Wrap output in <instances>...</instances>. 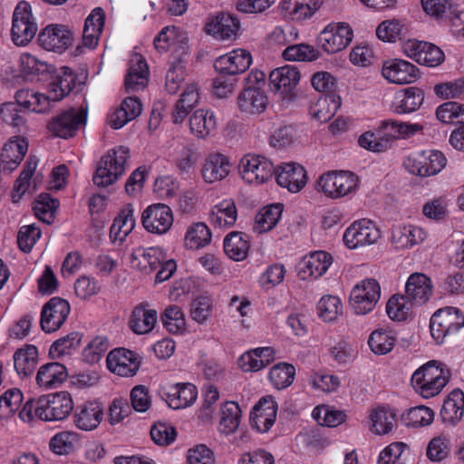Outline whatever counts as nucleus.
<instances>
[{"instance_id":"nucleus-49","label":"nucleus","mask_w":464,"mask_h":464,"mask_svg":"<svg viewBox=\"0 0 464 464\" xmlns=\"http://www.w3.org/2000/svg\"><path fill=\"white\" fill-rule=\"evenodd\" d=\"M395 341L396 336L392 331L377 329L371 334L368 339V344L373 353L383 355L392 352Z\"/></svg>"},{"instance_id":"nucleus-21","label":"nucleus","mask_w":464,"mask_h":464,"mask_svg":"<svg viewBox=\"0 0 464 464\" xmlns=\"http://www.w3.org/2000/svg\"><path fill=\"white\" fill-rule=\"evenodd\" d=\"M275 174H276L277 184L293 193L300 191L307 182L304 168L295 162L281 164Z\"/></svg>"},{"instance_id":"nucleus-41","label":"nucleus","mask_w":464,"mask_h":464,"mask_svg":"<svg viewBox=\"0 0 464 464\" xmlns=\"http://www.w3.org/2000/svg\"><path fill=\"white\" fill-rule=\"evenodd\" d=\"M216 127V115L212 111L197 110L189 119L190 131L198 138L205 139L212 135Z\"/></svg>"},{"instance_id":"nucleus-60","label":"nucleus","mask_w":464,"mask_h":464,"mask_svg":"<svg viewBox=\"0 0 464 464\" xmlns=\"http://www.w3.org/2000/svg\"><path fill=\"white\" fill-rule=\"evenodd\" d=\"M283 57L287 61H314L319 57L318 52L311 45L299 44H289L283 52Z\"/></svg>"},{"instance_id":"nucleus-7","label":"nucleus","mask_w":464,"mask_h":464,"mask_svg":"<svg viewBox=\"0 0 464 464\" xmlns=\"http://www.w3.org/2000/svg\"><path fill=\"white\" fill-rule=\"evenodd\" d=\"M238 169L241 178L246 183L256 185L267 182L276 173L273 162L267 158L256 154L245 155L240 160Z\"/></svg>"},{"instance_id":"nucleus-25","label":"nucleus","mask_w":464,"mask_h":464,"mask_svg":"<svg viewBox=\"0 0 464 464\" xmlns=\"http://www.w3.org/2000/svg\"><path fill=\"white\" fill-rule=\"evenodd\" d=\"M252 63L251 53L245 49H236L219 56L215 68L220 72L235 75L246 72Z\"/></svg>"},{"instance_id":"nucleus-63","label":"nucleus","mask_w":464,"mask_h":464,"mask_svg":"<svg viewBox=\"0 0 464 464\" xmlns=\"http://www.w3.org/2000/svg\"><path fill=\"white\" fill-rule=\"evenodd\" d=\"M450 452L449 439L445 436L433 438L428 444L426 455L430 461L440 462L448 458Z\"/></svg>"},{"instance_id":"nucleus-1","label":"nucleus","mask_w":464,"mask_h":464,"mask_svg":"<svg viewBox=\"0 0 464 464\" xmlns=\"http://www.w3.org/2000/svg\"><path fill=\"white\" fill-rule=\"evenodd\" d=\"M422 130L419 123L386 120L382 121L374 131H366L359 138V145L373 152H382L388 149L391 141L406 138Z\"/></svg>"},{"instance_id":"nucleus-48","label":"nucleus","mask_w":464,"mask_h":464,"mask_svg":"<svg viewBox=\"0 0 464 464\" xmlns=\"http://www.w3.org/2000/svg\"><path fill=\"white\" fill-rule=\"evenodd\" d=\"M38 351L34 345L17 350L14 354V365L17 373L26 377L33 373L37 363Z\"/></svg>"},{"instance_id":"nucleus-42","label":"nucleus","mask_w":464,"mask_h":464,"mask_svg":"<svg viewBox=\"0 0 464 464\" xmlns=\"http://www.w3.org/2000/svg\"><path fill=\"white\" fill-rule=\"evenodd\" d=\"M16 104L26 111L45 113L51 110L47 95L29 89H21L15 93Z\"/></svg>"},{"instance_id":"nucleus-24","label":"nucleus","mask_w":464,"mask_h":464,"mask_svg":"<svg viewBox=\"0 0 464 464\" xmlns=\"http://www.w3.org/2000/svg\"><path fill=\"white\" fill-rule=\"evenodd\" d=\"M166 259V253L158 246H138L132 250L130 256L131 266L144 274H150L157 270Z\"/></svg>"},{"instance_id":"nucleus-64","label":"nucleus","mask_w":464,"mask_h":464,"mask_svg":"<svg viewBox=\"0 0 464 464\" xmlns=\"http://www.w3.org/2000/svg\"><path fill=\"white\" fill-rule=\"evenodd\" d=\"M109 348L108 340L104 336L93 338L84 348L82 355L89 363L98 362Z\"/></svg>"},{"instance_id":"nucleus-57","label":"nucleus","mask_w":464,"mask_h":464,"mask_svg":"<svg viewBox=\"0 0 464 464\" xmlns=\"http://www.w3.org/2000/svg\"><path fill=\"white\" fill-rule=\"evenodd\" d=\"M164 327L171 334H180L186 328V321L180 307L168 306L161 317Z\"/></svg>"},{"instance_id":"nucleus-39","label":"nucleus","mask_w":464,"mask_h":464,"mask_svg":"<svg viewBox=\"0 0 464 464\" xmlns=\"http://www.w3.org/2000/svg\"><path fill=\"white\" fill-rule=\"evenodd\" d=\"M464 414V392L456 389L452 391L445 399L440 417L444 423L455 425Z\"/></svg>"},{"instance_id":"nucleus-59","label":"nucleus","mask_w":464,"mask_h":464,"mask_svg":"<svg viewBox=\"0 0 464 464\" xmlns=\"http://www.w3.org/2000/svg\"><path fill=\"white\" fill-rule=\"evenodd\" d=\"M134 226L133 210L130 207L125 208L115 218L111 227V234L122 239L131 232Z\"/></svg>"},{"instance_id":"nucleus-19","label":"nucleus","mask_w":464,"mask_h":464,"mask_svg":"<svg viewBox=\"0 0 464 464\" xmlns=\"http://www.w3.org/2000/svg\"><path fill=\"white\" fill-rule=\"evenodd\" d=\"M276 401L272 397H263L251 411V426L260 433L267 432L276 422Z\"/></svg>"},{"instance_id":"nucleus-23","label":"nucleus","mask_w":464,"mask_h":464,"mask_svg":"<svg viewBox=\"0 0 464 464\" xmlns=\"http://www.w3.org/2000/svg\"><path fill=\"white\" fill-rule=\"evenodd\" d=\"M433 294L431 279L422 273H413L405 284V295L413 305L426 304Z\"/></svg>"},{"instance_id":"nucleus-35","label":"nucleus","mask_w":464,"mask_h":464,"mask_svg":"<svg viewBox=\"0 0 464 464\" xmlns=\"http://www.w3.org/2000/svg\"><path fill=\"white\" fill-rule=\"evenodd\" d=\"M28 150V143L24 139L11 140L6 143L0 155L3 171L11 172L15 169L24 160Z\"/></svg>"},{"instance_id":"nucleus-55","label":"nucleus","mask_w":464,"mask_h":464,"mask_svg":"<svg viewBox=\"0 0 464 464\" xmlns=\"http://www.w3.org/2000/svg\"><path fill=\"white\" fill-rule=\"evenodd\" d=\"M298 37V30L292 24H285L283 25H276L267 34V43L270 45L278 47L291 44Z\"/></svg>"},{"instance_id":"nucleus-52","label":"nucleus","mask_w":464,"mask_h":464,"mask_svg":"<svg viewBox=\"0 0 464 464\" xmlns=\"http://www.w3.org/2000/svg\"><path fill=\"white\" fill-rule=\"evenodd\" d=\"M295 376V367L287 362H280L274 365L269 372V380L277 390L290 386Z\"/></svg>"},{"instance_id":"nucleus-11","label":"nucleus","mask_w":464,"mask_h":464,"mask_svg":"<svg viewBox=\"0 0 464 464\" xmlns=\"http://www.w3.org/2000/svg\"><path fill=\"white\" fill-rule=\"evenodd\" d=\"M353 37V32L348 24L332 23L320 33L319 44L327 53H335L345 49Z\"/></svg>"},{"instance_id":"nucleus-51","label":"nucleus","mask_w":464,"mask_h":464,"mask_svg":"<svg viewBox=\"0 0 464 464\" xmlns=\"http://www.w3.org/2000/svg\"><path fill=\"white\" fill-rule=\"evenodd\" d=\"M79 442L78 433L64 430L58 432L51 439L49 447L55 454L67 455L75 450Z\"/></svg>"},{"instance_id":"nucleus-61","label":"nucleus","mask_w":464,"mask_h":464,"mask_svg":"<svg viewBox=\"0 0 464 464\" xmlns=\"http://www.w3.org/2000/svg\"><path fill=\"white\" fill-rule=\"evenodd\" d=\"M318 313L325 322L334 321L343 311V304L337 296L325 295L318 303Z\"/></svg>"},{"instance_id":"nucleus-5","label":"nucleus","mask_w":464,"mask_h":464,"mask_svg":"<svg viewBox=\"0 0 464 464\" xmlns=\"http://www.w3.org/2000/svg\"><path fill=\"white\" fill-rule=\"evenodd\" d=\"M358 183L359 180L355 174L340 170L323 174L317 181V186L319 190L326 197L336 199L354 194Z\"/></svg>"},{"instance_id":"nucleus-47","label":"nucleus","mask_w":464,"mask_h":464,"mask_svg":"<svg viewBox=\"0 0 464 464\" xmlns=\"http://www.w3.org/2000/svg\"><path fill=\"white\" fill-rule=\"evenodd\" d=\"M322 4L323 0H285L283 9L293 20L303 21L312 17Z\"/></svg>"},{"instance_id":"nucleus-26","label":"nucleus","mask_w":464,"mask_h":464,"mask_svg":"<svg viewBox=\"0 0 464 464\" xmlns=\"http://www.w3.org/2000/svg\"><path fill=\"white\" fill-rule=\"evenodd\" d=\"M149 68L146 60L140 53H134L129 62L125 77V89L128 92L143 90L149 82Z\"/></svg>"},{"instance_id":"nucleus-28","label":"nucleus","mask_w":464,"mask_h":464,"mask_svg":"<svg viewBox=\"0 0 464 464\" xmlns=\"http://www.w3.org/2000/svg\"><path fill=\"white\" fill-rule=\"evenodd\" d=\"M103 418L102 406L95 401H87L79 405L73 413V422L82 430H95Z\"/></svg>"},{"instance_id":"nucleus-37","label":"nucleus","mask_w":464,"mask_h":464,"mask_svg":"<svg viewBox=\"0 0 464 464\" xmlns=\"http://www.w3.org/2000/svg\"><path fill=\"white\" fill-rule=\"evenodd\" d=\"M274 357L273 348L259 347L243 353L238 359V364L244 372H257L267 366Z\"/></svg>"},{"instance_id":"nucleus-56","label":"nucleus","mask_w":464,"mask_h":464,"mask_svg":"<svg viewBox=\"0 0 464 464\" xmlns=\"http://www.w3.org/2000/svg\"><path fill=\"white\" fill-rule=\"evenodd\" d=\"M59 205L58 199L51 198L48 194H42L35 202L34 211L37 218L44 223L51 224L54 219V213Z\"/></svg>"},{"instance_id":"nucleus-50","label":"nucleus","mask_w":464,"mask_h":464,"mask_svg":"<svg viewBox=\"0 0 464 464\" xmlns=\"http://www.w3.org/2000/svg\"><path fill=\"white\" fill-rule=\"evenodd\" d=\"M282 206L280 204L270 205L264 208L256 216L254 231L261 234L267 232L276 227L282 215Z\"/></svg>"},{"instance_id":"nucleus-30","label":"nucleus","mask_w":464,"mask_h":464,"mask_svg":"<svg viewBox=\"0 0 464 464\" xmlns=\"http://www.w3.org/2000/svg\"><path fill=\"white\" fill-rule=\"evenodd\" d=\"M76 77L72 69L69 67H62L55 75L53 76L49 83L48 100L50 105L53 102L63 100L68 95L75 85Z\"/></svg>"},{"instance_id":"nucleus-54","label":"nucleus","mask_w":464,"mask_h":464,"mask_svg":"<svg viewBox=\"0 0 464 464\" xmlns=\"http://www.w3.org/2000/svg\"><path fill=\"white\" fill-rule=\"evenodd\" d=\"M439 121L447 124L464 123V104L456 102H446L436 110Z\"/></svg>"},{"instance_id":"nucleus-9","label":"nucleus","mask_w":464,"mask_h":464,"mask_svg":"<svg viewBox=\"0 0 464 464\" xmlns=\"http://www.w3.org/2000/svg\"><path fill=\"white\" fill-rule=\"evenodd\" d=\"M381 296V287L375 279L359 282L351 291L350 304L356 314H366L373 310Z\"/></svg>"},{"instance_id":"nucleus-43","label":"nucleus","mask_w":464,"mask_h":464,"mask_svg":"<svg viewBox=\"0 0 464 464\" xmlns=\"http://www.w3.org/2000/svg\"><path fill=\"white\" fill-rule=\"evenodd\" d=\"M341 106V99L335 94L321 96L311 107L310 114L320 122L330 121Z\"/></svg>"},{"instance_id":"nucleus-38","label":"nucleus","mask_w":464,"mask_h":464,"mask_svg":"<svg viewBox=\"0 0 464 464\" xmlns=\"http://www.w3.org/2000/svg\"><path fill=\"white\" fill-rule=\"evenodd\" d=\"M68 377L66 367L59 362L42 365L36 375L37 384L44 389H53L62 384Z\"/></svg>"},{"instance_id":"nucleus-2","label":"nucleus","mask_w":464,"mask_h":464,"mask_svg":"<svg viewBox=\"0 0 464 464\" xmlns=\"http://www.w3.org/2000/svg\"><path fill=\"white\" fill-rule=\"evenodd\" d=\"M450 372L437 361H430L419 367L412 374L411 385L424 399L439 395L449 382Z\"/></svg>"},{"instance_id":"nucleus-45","label":"nucleus","mask_w":464,"mask_h":464,"mask_svg":"<svg viewBox=\"0 0 464 464\" xmlns=\"http://www.w3.org/2000/svg\"><path fill=\"white\" fill-rule=\"evenodd\" d=\"M237 218L235 202L231 199H224L212 208L209 219L214 226L227 228L236 223Z\"/></svg>"},{"instance_id":"nucleus-15","label":"nucleus","mask_w":464,"mask_h":464,"mask_svg":"<svg viewBox=\"0 0 464 464\" xmlns=\"http://www.w3.org/2000/svg\"><path fill=\"white\" fill-rule=\"evenodd\" d=\"M71 308L69 303L60 297L51 298L43 307L41 327L45 333L58 330L67 319Z\"/></svg>"},{"instance_id":"nucleus-12","label":"nucleus","mask_w":464,"mask_h":464,"mask_svg":"<svg viewBox=\"0 0 464 464\" xmlns=\"http://www.w3.org/2000/svg\"><path fill=\"white\" fill-rule=\"evenodd\" d=\"M447 159L439 150L423 151L421 154L411 156L405 161V167L411 174L429 177L440 173L446 166Z\"/></svg>"},{"instance_id":"nucleus-53","label":"nucleus","mask_w":464,"mask_h":464,"mask_svg":"<svg viewBox=\"0 0 464 464\" xmlns=\"http://www.w3.org/2000/svg\"><path fill=\"white\" fill-rule=\"evenodd\" d=\"M211 241V232L204 223H197L188 227L185 235V246L189 249H198Z\"/></svg>"},{"instance_id":"nucleus-34","label":"nucleus","mask_w":464,"mask_h":464,"mask_svg":"<svg viewBox=\"0 0 464 464\" xmlns=\"http://www.w3.org/2000/svg\"><path fill=\"white\" fill-rule=\"evenodd\" d=\"M370 420L373 433L386 435L397 426V412L388 405H380L371 411Z\"/></svg>"},{"instance_id":"nucleus-44","label":"nucleus","mask_w":464,"mask_h":464,"mask_svg":"<svg viewBox=\"0 0 464 464\" xmlns=\"http://www.w3.org/2000/svg\"><path fill=\"white\" fill-rule=\"evenodd\" d=\"M224 250L235 261L246 259L249 251L248 236L242 232H231L224 239Z\"/></svg>"},{"instance_id":"nucleus-62","label":"nucleus","mask_w":464,"mask_h":464,"mask_svg":"<svg viewBox=\"0 0 464 464\" xmlns=\"http://www.w3.org/2000/svg\"><path fill=\"white\" fill-rule=\"evenodd\" d=\"M434 416L430 408L421 405L411 408L403 418L408 426L422 427L431 424Z\"/></svg>"},{"instance_id":"nucleus-6","label":"nucleus","mask_w":464,"mask_h":464,"mask_svg":"<svg viewBox=\"0 0 464 464\" xmlns=\"http://www.w3.org/2000/svg\"><path fill=\"white\" fill-rule=\"evenodd\" d=\"M38 30L37 23L32 14V7L25 1L19 2L13 14L11 36L18 46L28 44Z\"/></svg>"},{"instance_id":"nucleus-10","label":"nucleus","mask_w":464,"mask_h":464,"mask_svg":"<svg viewBox=\"0 0 464 464\" xmlns=\"http://www.w3.org/2000/svg\"><path fill=\"white\" fill-rule=\"evenodd\" d=\"M381 237V231L370 219L353 222L343 234V242L350 249H356L375 244Z\"/></svg>"},{"instance_id":"nucleus-4","label":"nucleus","mask_w":464,"mask_h":464,"mask_svg":"<svg viewBox=\"0 0 464 464\" xmlns=\"http://www.w3.org/2000/svg\"><path fill=\"white\" fill-rule=\"evenodd\" d=\"M464 326V315L459 308L447 306L436 311L430 323V334L438 343H443Z\"/></svg>"},{"instance_id":"nucleus-3","label":"nucleus","mask_w":464,"mask_h":464,"mask_svg":"<svg viewBox=\"0 0 464 464\" xmlns=\"http://www.w3.org/2000/svg\"><path fill=\"white\" fill-rule=\"evenodd\" d=\"M130 160L127 147L111 149L102 157L92 180L99 187H107L118 180L126 171Z\"/></svg>"},{"instance_id":"nucleus-13","label":"nucleus","mask_w":464,"mask_h":464,"mask_svg":"<svg viewBox=\"0 0 464 464\" xmlns=\"http://www.w3.org/2000/svg\"><path fill=\"white\" fill-rule=\"evenodd\" d=\"M86 121L83 111L75 109L64 111L48 123L49 131L55 137L69 139L75 135L82 124Z\"/></svg>"},{"instance_id":"nucleus-8","label":"nucleus","mask_w":464,"mask_h":464,"mask_svg":"<svg viewBox=\"0 0 464 464\" xmlns=\"http://www.w3.org/2000/svg\"><path fill=\"white\" fill-rule=\"evenodd\" d=\"M74 403L67 392L49 393L40 397V420L44 421H60L72 413Z\"/></svg>"},{"instance_id":"nucleus-17","label":"nucleus","mask_w":464,"mask_h":464,"mask_svg":"<svg viewBox=\"0 0 464 464\" xmlns=\"http://www.w3.org/2000/svg\"><path fill=\"white\" fill-rule=\"evenodd\" d=\"M142 225L150 233L164 234L169 230L173 224V216L170 208L165 204L149 206L142 213Z\"/></svg>"},{"instance_id":"nucleus-18","label":"nucleus","mask_w":464,"mask_h":464,"mask_svg":"<svg viewBox=\"0 0 464 464\" xmlns=\"http://www.w3.org/2000/svg\"><path fill=\"white\" fill-rule=\"evenodd\" d=\"M333 263L332 256L323 250L305 256L297 265V275L302 280L316 279L329 269Z\"/></svg>"},{"instance_id":"nucleus-20","label":"nucleus","mask_w":464,"mask_h":464,"mask_svg":"<svg viewBox=\"0 0 464 464\" xmlns=\"http://www.w3.org/2000/svg\"><path fill=\"white\" fill-rule=\"evenodd\" d=\"M382 75L390 82L407 84L415 82L420 77V72L414 64L405 60L392 59L383 63Z\"/></svg>"},{"instance_id":"nucleus-29","label":"nucleus","mask_w":464,"mask_h":464,"mask_svg":"<svg viewBox=\"0 0 464 464\" xmlns=\"http://www.w3.org/2000/svg\"><path fill=\"white\" fill-rule=\"evenodd\" d=\"M197 396V388L191 383H177L171 386L169 392H161V398L174 410L190 406L195 402Z\"/></svg>"},{"instance_id":"nucleus-32","label":"nucleus","mask_w":464,"mask_h":464,"mask_svg":"<svg viewBox=\"0 0 464 464\" xmlns=\"http://www.w3.org/2000/svg\"><path fill=\"white\" fill-rule=\"evenodd\" d=\"M242 411L238 403L227 401L221 404L218 411V431L224 436L234 434L241 422Z\"/></svg>"},{"instance_id":"nucleus-22","label":"nucleus","mask_w":464,"mask_h":464,"mask_svg":"<svg viewBox=\"0 0 464 464\" xmlns=\"http://www.w3.org/2000/svg\"><path fill=\"white\" fill-rule=\"evenodd\" d=\"M301 78L300 72L294 65H285L274 69L269 75L270 87L274 92L288 97L297 86Z\"/></svg>"},{"instance_id":"nucleus-16","label":"nucleus","mask_w":464,"mask_h":464,"mask_svg":"<svg viewBox=\"0 0 464 464\" xmlns=\"http://www.w3.org/2000/svg\"><path fill=\"white\" fill-rule=\"evenodd\" d=\"M106 362L111 372L123 377L135 375L140 365V356L125 348H117L111 351Z\"/></svg>"},{"instance_id":"nucleus-31","label":"nucleus","mask_w":464,"mask_h":464,"mask_svg":"<svg viewBox=\"0 0 464 464\" xmlns=\"http://www.w3.org/2000/svg\"><path fill=\"white\" fill-rule=\"evenodd\" d=\"M426 237V232L420 227L397 225L392 228L391 242L396 248H411L422 243Z\"/></svg>"},{"instance_id":"nucleus-36","label":"nucleus","mask_w":464,"mask_h":464,"mask_svg":"<svg viewBox=\"0 0 464 464\" xmlns=\"http://www.w3.org/2000/svg\"><path fill=\"white\" fill-rule=\"evenodd\" d=\"M237 103L241 111L247 114H259L266 108L267 97L260 88L245 87L238 95Z\"/></svg>"},{"instance_id":"nucleus-33","label":"nucleus","mask_w":464,"mask_h":464,"mask_svg":"<svg viewBox=\"0 0 464 464\" xmlns=\"http://www.w3.org/2000/svg\"><path fill=\"white\" fill-rule=\"evenodd\" d=\"M231 164L227 156L210 153L202 167V177L206 182L213 183L224 179L230 172Z\"/></svg>"},{"instance_id":"nucleus-58","label":"nucleus","mask_w":464,"mask_h":464,"mask_svg":"<svg viewBox=\"0 0 464 464\" xmlns=\"http://www.w3.org/2000/svg\"><path fill=\"white\" fill-rule=\"evenodd\" d=\"M412 306L405 295H393L387 302L386 312L391 319L401 321L407 318Z\"/></svg>"},{"instance_id":"nucleus-46","label":"nucleus","mask_w":464,"mask_h":464,"mask_svg":"<svg viewBox=\"0 0 464 464\" xmlns=\"http://www.w3.org/2000/svg\"><path fill=\"white\" fill-rule=\"evenodd\" d=\"M424 100L423 92L417 87H409L396 96L394 111L399 114L411 113L418 110Z\"/></svg>"},{"instance_id":"nucleus-14","label":"nucleus","mask_w":464,"mask_h":464,"mask_svg":"<svg viewBox=\"0 0 464 464\" xmlns=\"http://www.w3.org/2000/svg\"><path fill=\"white\" fill-rule=\"evenodd\" d=\"M72 33L63 24L45 26L38 34L39 44L47 51L63 53L72 44Z\"/></svg>"},{"instance_id":"nucleus-40","label":"nucleus","mask_w":464,"mask_h":464,"mask_svg":"<svg viewBox=\"0 0 464 464\" xmlns=\"http://www.w3.org/2000/svg\"><path fill=\"white\" fill-rule=\"evenodd\" d=\"M157 319L156 310L149 308L147 304H140L132 311L129 324L135 334H145L153 330Z\"/></svg>"},{"instance_id":"nucleus-27","label":"nucleus","mask_w":464,"mask_h":464,"mask_svg":"<svg viewBox=\"0 0 464 464\" xmlns=\"http://www.w3.org/2000/svg\"><path fill=\"white\" fill-rule=\"evenodd\" d=\"M239 22L229 14L221 13L209 18L205 25V31L217 40H228L237 35Z\"/></svg>"}]
</instances>
